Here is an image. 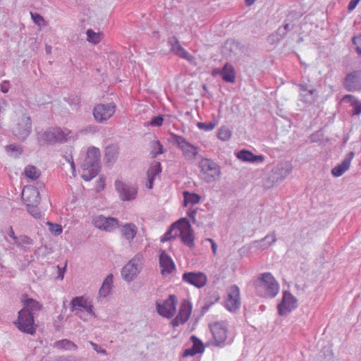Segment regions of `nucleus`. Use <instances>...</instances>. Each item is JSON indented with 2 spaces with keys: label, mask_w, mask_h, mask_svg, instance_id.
Masks as SVG:
<instances>
[{
  "label": "nucleus",
  "mask_w": 361,
  "mask_h": 361,
  "mask_svg": "<svg viewBox=\"0 0 361 361\" xmlns=\"http://www.w3.org/2000/svg\"><path fill=\"white\" fill-rule=\"evenodd\" d=\"M100 151L99 148L91 147L88 148L86 157L81 164L82 169V178L85 181H90L97 176L100 171Z\"/></svg>",
  "instance_id": "nucleus-1"
},
{
  "label": "nucleus",
  "mask_w": 361,
  "mask_h": 361,
  "mask_svg": "<svg viewBox=\"0 0 361 361\" xmlns=\"http://www.w3.org/2000/svg\"><path fill=\"white\" fill-rule=\"evenodd\" d=\"M257 294L262 298H273L279 290V285L273 275L269 272L261 274L255 281Z\"/></svg>",
  "instance_id": "nucleus-2"
},
{
  "label": "nucleus",
  "mask_w": 361,
  "mask_h": 361,
  "mask_svg": "<svg viewBox=\"0 0 361 361\" xmlns=\"http://www.w3.org/2000/svg\"><path fill=\"white\" fill-rule=\"evenodd\" d=\"M212 338L210 344L218 348H224L230 345L231 341L228 339V324L226 321L214 322L209 324Z\"/></svg>",
  "instance_id": "nucleus-3"
},
{
  "label": "nucleus",
  "mask_w": 361,
  "mask_h": 361,
  "mask_svg": "<svg viewBox=\"0 0 361 361\" xmlns=\"http://www.w3.org/2000/svg\"><path fill=\"white\" fill-rule=\"evenodd\" d=\"M169 140L182 151L185 159L192 161L197 156L198 148L187 141L184 137L171 133Z\"/></svg>",
  "instance_id": "nucleus-4"
},
{
  "label": "nucleus",
  "mask_w": 361,
  "mask_h": 361,
  "mask_svg": "<svg viewBox=\"0 0 361 361\" xmlns=\"http://www.w3.org/2000/svg\"><path fill=\"white\" fill-rule=\"evenodd\" d=\"M199 166L200 168V177L207 183H212L220 176L221 168L212 159H202L200 161Z\"/></svg>",
  "instance_id": "nucleus-5"
},
{
  "label": "nucleus",
  "mask_w": 361,
  "mask_h": 361,
  "mask_svg": "<svg viewBox=\"0 0 361 361\" xmlns=\"http://www.w3.org/2000/svg\"><path fill=\"white\" fill-rule=\"evenodd\" d=\"M34 318L35 316L26 310H20L18 312V319L14 322V324L21 332L34 335L37 328V325L35 324Z\"/></svg>",
  "instance_id": "nucleus-6"
},
{
  "label": "nucleus",
  "mask_w": 361,
  "mask_h": 361,
  "mask_svg": "<svg viewBox=\"0 0 361 361\" xmlns=\"http://www.w3.org/2000/svg\"><path fill=\"white\" fill-rule=\"evenodd\" d=\"M32 130L31 118L23 114L18 118L12 128L13 135L20 141H24L30 135Z\"/></svg>",
  "instance_id": "nucleus-7"
},
{
  "label": "nucleus",
  "mask_w": 361,
  "mask_h": 361,
  "mask_svg": "<svg viewBox=\"0 0 361 361\" xmlns=\"http://www.w3.org/2000/svg\"><path fill=\"white\" fill-rule=\"evenodd\" d=\"M142 256L135 255L122 268V278L128 283L131 282L137 277L142 269Z\"/></svg>",
  "instance_id": "nucleus-8"
},
{
  "label": "nucleus",
  "mask_w": 361,
  "mask_h": 361,
  "mask_svg": "<svg viewBox=\"0 0 361 361\" xmlns=\"http://www.w3.org/2000/svg\"><path fill=\"white\" fill-rule=\"evenodd\" d=\"M175 226H178V236H180L182 242L190 248L194 247V236L189 220L187 218H181L175 222Z\"/></svg>",
  "instance_id": "nucleus-9"
},
{
  "label": "nucleus",
  "mask_w": 361,
  "mask_h": 361,
  "mask_svg": "<svg viewBox=\"0 0 361 361\" xmlns=\"http://www.w3.org/2000/svg\"><path fill=\"white\" fill-rule=\"evenodd\" d=\"M116 106L114 103L97 104L92 111L94 120L99 123H103L109 120L114 114Z\"/></svg>",
  "instance_id": "nucleus-10"
},
{
  "label": "nucleus",
  "mask_w": 361,
  "mask_h": 361,
  "mask_svg": "<svg viewBox=\"0 0 361 361\" xmlns=\"http://www.w3.org/2000/svg\"><path fill=\"white\" fill-rule=\"evenodd\" d=\"M178 300L176 295H170L169 298L163 302H156V309L157 313L168 319L172 318L176 312Z\"/></svg>",
  "instance_id": "nucleus-11"
},
{
  "label": "nucleus",
  "mask_w": 361,
  "mask_h": 361,
  "mask_svg": "<svg viewBox=\"0 0 361 361\" xmlns=\"http://www.w3.org/2000/svg\"><path fill=\"white\" fill-rule=\"evenodd\" d=\"M115 188L121 200L131 201L136 198L137 188L135 185L116 180Z\"/></svg>",
  "instance_id": "nucleus-12"
},
{
  "label": "nucleus",
  "mask_w": 361,
  "mask_h": 361,
  "mask_svg": "<svg viewBox=\"0 0 361 361\" xmlns=\"http://www.w3.org/2000/svg\"><path fill=\"white\" fill-rule=\"evenodd\" d=\"M299 87V99L307 105L314 104L318 98L319 94L312 85L306 82L298 85Z\"/></svg>",
  "instance_id": "nucleus-13"
},
{
  "label": "nucleus",
  "mask_w": 361,
  "mask_h": 361,
  "mask_svg": "<svg viewBox=\"0 0 361 361\" xmlns=\"http://www.w3.org/2000/svg\"><path fill=\"white\" fill-rule=\"evenodd\" d=\"M297 307V298L289 291H283L282 300L277 307L279 314L281 316H286Z\"/></svg>",
  "instance_id": "nucleus-14"
},
{
  "label": "nucleus",
  "mask_w": 361,
  "mask_h": 361,
  "mask_svg": "<svg viewBox=\"0 0 361 361\" xmlns=\"http://www.w3.org/2000/svg\"><path fill=\"white\" fill-rule=\"evenodd\" d=\"M94 226L106 232H111L116 228L119 227V221L114 217H105L103 215H99L92 219Z\"/></svg>",
  "instance_id": "nucleus-15"
},
{
  "label": "nucleus",
  "mask_w": 361,
  "mask_h": 361,
  "mask_svg": "<svg viewBox=\"0 0 361 361\" xmlns=\"http://www.w3.org/2000/svg\"><path fill=\"white\" fill-rule=\"evenodd\" d=\"M344 88L349 92L361 90V70L348 73L343 82Z\"/></svg>",
  "instance_id": "nucleus-16"
},
{
  "label": "nucleus",
  "mask_w": 361,
  "mask_h": 361,
  "mask_svg": "<svg viewBox=\"0 0 361 361\" xmlns=\"http://www.w3.org/2000/svg\"><path fill=\"white\" fill-rule=\"evenodd\" d=\"M71 311L75 314L85 311L91 315H94L91 301L82 296L73 298L71 301Z\"/></svg>",
  "instance_id": "nucleus-17"
},
{
  "label": "nucleus",
  "mask_w": 361,
  "mask_h": 361,
  "mask_svg": "<svg viewBox=\"0 0 361 361\" xmlns=\"http://www.w3.org/2000/svg\"><path fill=\"white\" fill-rule=\"evenodd\" d=\"M182 281L197 288L204 287L207 283V276L202 272H185L183 274Z\"/></svg>",
  "instance_id": "nucleus-18"
},
{
  "label": "nucleus",
  "mask_w": 361,
  "mask_h": 361,
  "mask_svg": "<svg viewBox=\"0 0 361 361\" xmlns=\"http://www.w3.org/2000/svg\"><path fill=\"white\" fill-rule=\"evenodd\" d=\"M192 312V304L187 300H183L180 304L179 312L177 316L171 321L173 327H176L180 324L185 323Z\"/></svg>",
  "instance_id": "nucleus-19"
},
{
  "label": "nucleus",
  "mask_w": 361,
  "mask_h": 361,
  "mask_svg": "<svg viewBox=\"0 0 361 361\" xmlns=\"http://www.w3.org/2000/svg\"><path fill=\"white\" fill-rule=\"evenodd\" d=\"M225 307L230 312H235L240 308V290L236 285L231 286L228 293V298L225 302Z\"/></svg>",
  "instance_id": "nucleus-20"
},
{
  "label": "nucleus",
  "mask_w": 361,
  "mask_h": 361,
  "mask_svg": "<svg viewBox=\"0 0 361 361\" xmlns=\"http://www.w3.org/2000/svg\"><path fill=\"white\" fill-rule=\"evenodd\" d=\"M22 198L26 205L30 204H39L40 195L39 190L33 186H25L22 192Z\"/></svg>",
  "instance_id": "nucleus-21"
},
{
  "label": "nucleus",
  "mask_w": 361,
  "mask_h": 361,
  "mask_svg": "<svg viewBox=\"0 0 361 361\" xmlns=\"http://www.w3.org/2000/svg\"><path fill=\"white\" fill-rule=\"evenodd\" d=\"M355 156L353 152H350L341 164L336 166L331 170V173L334 177L341 176L350 167V163Z\"/></svg>",
  "instance_id": "nucleus-22"
},
{
  "label": "nucleus",
  "mask_w": 361,
  "mask_h": 361,
  "mask_svg": "<svg viewBox=\"0 0 361 361\" xmlns=\"http://www.w3.org/2000/svg\"><path fill=\"white\" fill-rule=\"evenodd\" d=\"M159 265L162 274H170L176 268L173 261L166 251H162L159 255Z\"/></svg>",
  "instance_id": "nucleus-23"
},
{
  "label": "nucleus",
  "mask_w": 361,
  "mask_h": 361,
  "mask_svg": "<svg viewBox=\"0 0 361 361\" xmlns=\"http://www.w3.org/2000/svg\"><path fill=\"white\" fill-rule=\"evenodd\" d=\"M122 236L129 243H131L137 233V227L133 223H126L121 226Z\"/></svg>",
  "instance_id": "nucleus-24"
},
{
  "label": "nucleus",
  "mask_w": 361,
  "mask_h": 361,
  "mask_svg": "<svg viewBox=\"0 0 361 361\" xmlns=\"http://www.w3.org/2000/svg\"><path fill=\"white\" fill-rule=\"evenodd\" d=\"M219 71L224 81L226 82H234L235 80V72L233 66L226 63Z\"/></svg>",
  "instance_id": "nucleus-25"
},
{
  "label": "nucleus",
  "mask_w": 361,
  "mask_h": 361,
  "mask_svg": "<svg viewBox=\"0 0 361 361\" xmlns=\"http://www.w3.org/2000/svg\"><path fill=\"white\" fill-rule=\"evenodd\" d=\"M291 171V165L289 163H283L278 165L272 172L276 176V179L277 180H281L287 177Z\"/></svg>",
  "instance_id": "nucleus-26"
},
{
  "label": "nucleus",
  "mask_w": 361,
  "mask_h": 361,
  "mask_svg": "<svg viewBox=\"0 0 361 361\" xmlns=\"http://www.w3.org/2000/svg\"><path fill=\"white\" fill-rule=\"evenodd\" d=\"M42 308V305L38 301L32 298H27L24 300L22 310H26L29 313L35 316Z\"/></svg>",
  "instance_id": "nucleus-27"
},
{
  "label": "nucleus",
  "mask_w": 361,
  "mask_h": 361,
  "mask_svg": "<svg viewBox=\"0 0 361 361\" xmlns=\"http://www.w3.org/2000/svg\"><path fill=\"white\" fill-rule=\"evenodd\" d=\"M54 142H65L69 139L71 131L68 129H61V128H53Z\"/></svg>",
  "instance_id": "nucleus-28"
},
{
  "label": "nucleus",
  "mask_w": 361,
  "mask_h": 361,
  "mask_svg": "<svg viewBox=\"0 0 361 361\" xmlns=\"http://www.w3.org/2000/svg\"><path fill=\"white\" fill-rule=\"evenodd\" d=\"M113 285V274H109L104 280L102 285L99 290V294L101 297L106 298L108 296L111 290Z\"/></svg>",
  "instance_id": "nucleus-29"
},
{
  "label": "nucleus",
  "mask_w": 361,
  "mask_h": 361,
  "mask_svg": "<svg viewBox=\"0 0 361 361\" xmlns=\"http://www.w3.org/2000/svg\"><path fill=\"white\" fill-rule=\"evenodd\" d=\"M118 154V147L116 145H109L105 148L104 157L108 164H113L116 161Z\"/></svg>",
  "instance_id": "nucleus-30"
},
{
  "label": "nucleus",
  "mask_w": 361,
  "mask_h": 361,
  "mask_svg": "<svg viewBox=\"0 0 361 361\" xmlns=\"http://www.w3.org/2000/svg\"><path fill=\"white\" fill-rule=\"evenodd\" d=\"M276 241V233L274 232L267 234L264 238L256 241V246L262 250L267 249L270 245Z\"/></svg>",
  "instance_id": "nucleus-31"
},
{
  "label": "nucleus",
  "mask_w": 361,
  "mask_h": 361,
  "mask_svg": "<svg viewBox=\"0 0 361 361\" xmlns=\"http://www.w3.org/2000/svg\"><path fill=\"white\" fill-rule=\"evenodd\" d=\"M183 195L184 207H187L188 204H196L200 202L201 198L198 194L188 191H184Z\"/></svg>",
  "instance_id": "nucleus-32"
},
{
  "label": "nucleus",
  "mask_w": 361,
  "mask_h": 361,
  "mask_svg": "<svg viewBox=\"0 0 361 361\" xmlns=\"http://www.w3.org/2000/svg\"><path fill=\"white\" fill-rule=\"evenodd\" d=\"M33 240L27 235H20L17 238V240L14 242V245L19 247L20 250H24L25 252H27L28 250L26 247V245H32Z\"/></svg>",
  "instance_id": "nucleus-33"
},
{
  "label": "nucleus",
  "mask_w": 361,
  "mask_h": 361,
  "mask_svg": "<svg viewBox=\"0 0 361 361\" xmlns=\"http://www.w3.org/2000/svg\"><path fill=\"white\" fill-rule=\"evenodd\" d=\"M54 348L63 350H76L77 345L68 339H62L54 343Z\"/></svg>",
  "instance_id": "nucleus-34"
},
{
  "label": "nucleus",
  "mask_w": 361,
  "mask_h": 361,
  "mask_svg": "<svg viewBox=\"0 0 361 361\" xmlns=\"http://www.w3.org/2000/svg\"><path fill=\"white\" fill-rule=\"evenodd\" d=\"M38 140L39 142H44L48 144H54V136L53 132V128H48L42 133L39 135Z\"/></svg>",
  "instance_id": "nucleus-35"
},
{
  "label": "nucleus",
  "mask_w": 361,
  "mask_h": 361,
  "mask_svg": "<svg viewBox=\"0 0 361 361\" xmlns=\"http://www.w3.org/2000/svg\"><path fill=\"white\" fill-rule=\"evenodd\" d=\"M343 99L351 103L353 115H359L361 114V102L360 101L350 94L345 95Z\"/></svg>",
  "instance_id": "nucleus-36"
},
{
  "label": "nucleus",
  "mask_w": 361,
  "mask_h": 361,
  "mask_svg": "<svg viewBox=\"0 0 361 361\" xmlns=\"http://www.w3.org/2000/svg\"><path fill=\"white\" fill-rule=\"evenodd\" d=\"M178 229V226H175V222L172 224L170 229L161 238V241L165 242L176 238Z\"/></svg>",
  "instance_id": "nucleus-37"
},
{
  "label": "nucleus",
  "mask_w": 361,
  "mask_h": 361,
  "mask_svg": "<svg viewBox=\"0 0 361 361\" xmlns=\"http://www.w3.org/2000/svg\"><path fill=\"white\" fill-rule=\"evenodd\" d=\"M25 175L28 178L37 180L41 175V172L35 166L28 165L25 169Z\"/></svg>",
  "instance_id": "nucleus-38"
},
{
  "label": "nucleus",
  "mask_w": 361,
  "mask_h": 361,
  "mask_svg": "<svg viewBox=\"0 0 361 361\" xmlns=\"http://www.w3.org/2000/svg\"><path fill=\"white\" fill-rule=\"evenodd\" d=\"M161 172V163L159 161H154L153 162L148 171H147V177H153L155 178V177L159 175Z\"/></svg>",
  "instance_id": "nucleus-39"
},
{
  "label": "nucleus",
  "mask_w": 361,
  "mask_h": 361,
  "mask_svg": "<svg viewBox=\"0 0 361 361\" xmlns=\"http://www.w3.org/2000/svg\"><path fill=\"white\" fill-rule=\"evenodd\" d=\"M190 339L192 342V348L197 353V354L203 353L204 347L202 342L195 336H192Z\"/></svg>",
  "instance_id": "nucleus-40"
},
{
  "label": "nucleus",
  "mask_w": 361,
  "mask_h": 361,
  "mask_svg": "<svg viewBox=\"0 0 361 361\" xmlns=\"http://www.w3.org/2000/svg\"><path fill=\"white\" fill-rule=\"evenodd\" d=\"M217 137L221 140L227 141L231 137V131L226 127H221L219 129Z\"/></svg>",
  "instance_id": "nucleus-41"
},
{
  "label": "nucleus",
  "mask_w": 361,
  "mask_h": 361,
  "mask_svg": "<svg viewBox=\"0 0 361 361\" xmlns=\"http://www.w3.org/2000/svg\"><path fill=\"white\" fill-rule=\"evenodd\" d=\"M167 44L171 48V51H172L175 54H176V52H178L179 48L182 47L178 39L176 37H169Z\"/></svg>",
  "instance_id": "nucleus-42"
},
{
  "label": "nucleus",
  "mask_w": 361,
  "mask_h": 361,
  "mask_svg": "<svg viewBox=\"0 0 361 361\" xmlns=\"http://www.w3.org/2000/svg\"><path fill=\"white\" fill-rule=\"evenodd\" d=\"M39 204H27V212L35 218L39 219L41 217V212L37 207Z\"/></svg>",
  "instance_id": "nucleus-43"
},
{
  "label": "nucleus",
  "mask_w": 361,
  "mask_h": 361,
  "mask_svg": "<svg viewBox=\"0 0 361 361\" xmlns=\"http://www.w3.org/2000/svg\"><path fill=\"white\" fill-rule=\"evenodd\" d=\"M87 41L94 44H98L101 41V37L99 33L94 32L92 30L89 29L87 30Z\"/></svg>",
  "instance_id": "nucleus-44"
},
{
  "label": "nucleus",
  "mask_w": 361,
  "mask_h": 361,
  "mask_svg": "<svg viewBox=\"0 0 361 361\" xmlns=\"http://www.w3.org/2000/svg\"><path fill=\"white\" fill-rule=\"evenodd\" d=\"M176 55L190 63H192L195 61V57L188 52L183 47L179 48V50L176 52Z\"/></svg>",
  "instance_id": "nucleus-45"
},
{
  "label": "nucleus",
  "mask_w": 361,
  "mask_h": 361,
  "mask_svg": "<svg viewBox=\"0 0 361 361\" xmlns=\"http://www.w3.org/2000/svg\"><path fill=\"white\" fill-rule=\"evenodd\" d=\"M252 154V152L243 149L238 152L237 157L243 161L250 162Z\"/></svg>",
  "instance_id": "nucleus-46"
},
{
  "label": "nucleus",
  "mask_w": 361,
  "mask_h": 361,
  "mask_svg": "<svg viewBox=\"0 0 361 361\" xmlns=\"http://www.w3.org/2000/svg\"><path fill=\"white\" fill-rule=\"evenodd\" d=\"M47 225L49 226V231L54 235H59L63 231L62 226L60 224L48 221Z\"/></svg>",
  "instance_id": "nucleus-47"
},
{
  "label": "nucleus",
  "mask_w": 361,
  "mask_h": 361,
  "mask_svg": "<svg viewBox=\"0 0 361 361\" xmlns=\"http://www.w3.org/2000/svg\"><path fill=\"white\" fill-rule=\"evenodd\" d=\"M197 126L199 129L204 131H211L216 127V123L214 122L204 123L198 122Z\"/></svg>",
  "instance_id": "nucleus-48"
},
{
  "label": "nucleus",
  "mask_w": 361,
  "mask_h": 361,
  "mask_svg": "<svg viewBox=\"0 0 361 361\" xmlns=\"http://www.w3.org/2000/svg\"><path fill=\"white\" fill-rule=\"evenodd\" d=\"M6 152L10 154L11 156L14 155L13 154L16 153V155L18 156L22 153V149L20 147L15 145H10L6 147Z\"/></svg>",
  "instance_id": "nucleus-49"
},
{
  "label": "nucleus",
  "mask_w": 361,
  "mask_h": 361,
  "mask_svg": "<svg viewBox=\"0 0 361 361\" xmlns=\"http://www.w3.org/2000/svg\"><path fill=\"white\" fill-rule=\"evenodd\" d=\"M289 24H286L283 26L279 27L275 32L278 37L281 40L287 34L288 31Z\"/></svg>",
  "instance_id": "nucleus-50"
},
{
  "label": "nucleus",
  "mask_w": 361,
  "mask_h": 361,
  "mask_svg": "<svg viewBox=\"0 0 361 361\" xmlns=\"http://www.w3.org/2000/svg\"><path fill=\"white\" fill-rule=\"evenodd\" d=\"M353 43L356 47L357 53L361 56V35L354 37Z\"/></svg>",
  "instance_id": "nucleus-51"
},
{
  "label": "nucleus",
  "mask_w": 361,
  "mask_h": 361,
  "mask_svg": "<svg viewBox=\"0 0 361 361\" xmlns=\"http://www.w3.org/2000/svg\"><path fill=\"white\" fill-rule=\"evenodd\" d=\"M31 17L34 23L37 25L40 26L41 24L44 23V18L42 16L37 13H31Z\"/></svg>",
  "instance_id": "nucleus-52"
},
{
  "label": "nucleus",
  "mask_w": 361,
  "mask_h": 361,
  "mask_svg": "<svg viewBox=\"0 0 361 361\" xmlns=\"http://www.w3.org/2000/svg\"><path fill=\"white\" fill-rule=\"evenodd\" d=\"M219 300V297L216 296V297H215V299H214V302L207 301L204 303V305L202 307V313H206L209 310L211 306L212 305H214L216 302H217Z\"/></svg>",
  "instance_id": "nucleus-53"
},
{
  "label": "nucleus",
  "mask_w": 361,
  "mask_h": 361,
  "mask_svg": "<svg viewBox=\"0 0 361 361\" xmlns=\"http://www.w3.org/2000/svg\"><path fill=\"white\" fill-rule=\"evenodd\" d=\"M163 117L161 116H155L150 121V125L152 126H161L163 123Z\"/></svg>",
  "instance_id": "nucleus-54"
},
{
  "label": "nucleus",
  "mask_w": 361,
  "mask_h": 361,
  "mask_svg": "<svg viewBox=\"0 0 361 361\" xmlns=\"http://www.w3.org/2000/svg\"><path fill=\"white\" fill-rule=\"evenodd\" d=\"M267 41L269 44H277L281 40L276 35V32H274V33H272L268 36Z\"/></svg>",
  "instance_id": "nucleus-55"
},
{
  "label": "nucleus",
  "mask_w": 361,
  "mask_h": 361,
  "mask_svg": "<svg viewBox=\"0 0 361 361\" xmlns=\"http://www.w3.org/2000/svg\"><path fill=\"white\" fill-rule=\"evenodd\" d=\"M197 209H189L187 214L192 220L193 224H197V220L195 219V216L197 214Z\"/></svg>",
  "instance_id": "nucleus-56"
},
{
  "label": "nucleus",
  "mask_w": 361,
  "mask_h": 361,
  "mask_svg": "<svg viewBox=\"0 0 361 361\" xmlns=\"http://www.w3.org/2000/svg\"><path fill=\"white\" fill-rule=\"evenodd\" d=\"M90 345L92 346L93 349L98 353H102V354H104V355H106L107 353H106V350L102 348L98 344L92 342V341H90Z\"/></svg>",
  "instance_id": "nucleus-57"
},
{
  "label": "nucleus",
  "mask_w": 361,
  "mask_h": 361,
  "mask_svg": "<svg viewBox=\"0 0 361 361\" xmlns=\"http://www.w3.org/2000/svg\"><path fill=\"white\" fill-rule=\"evenodd\" d=\"M264 161V156L262 154L255 155L252 154L250 163H261Z\"/></svg>",
  "instance_id": "nucleus-58"
},
{
  "label": "nucleus",
  "mask_w": 361,
  "mask_h": 361,
  "mask_svg": "<svg viewBox=\"0 0 361 361\" xmlns=\"http://www.w3.org/2000/svg\"><path fill=\"white\" fill-rule=\"evenodd\" d=\"M196 354H197V353L191 347L190 348L185 349L183 351L182 356L185 357L188 356H193Z\"/></svg>",
  "instance_id": "nucleus-59"
},
{
  "label": "nucleus",
  "mask_w": 361,
  "mask_h": 361,
  "mask_svg": "<svg viewBox=\"0 0 361 361\" xmlns=\"http://www.w3.org/2000/svg\"><path fill=\"white\" fill-rule=\"evenodd\" d=\"M1 91L4 93H6L9 90V82L7 80H4L1 83L0 85Z\"/></svg>",
  "instance_id": "nucleus-60"
},
{
  "label": "nucleus",
  "mask_w": 361,
  "mask_h": 361,
  "mask_svg": "<svg viewBox=\"0 0 361 361\" xmlns=\"http://www.w3.org/2000/svg\"><path fill=\"white\" fill-rule=\"evenodd\" d=\"M206 240L211 243L212 250L214 255L216 254L217 245L212 238H207Z\"/></svg>",
  "instance_id": "nucleus-61"
},
{
  "label": "nucleus",
  "mask_w": 361,
  "mask_h": 361,
  "mask_svg": "<svg viewBox=\"0 0 361 361\" xmlns=\"http://www.w3.org/2000/svg\"><path fill=\"white\" fill-rule=\"evenodd\" d=\"M359 1L358 0H350L348 6V10L352 11L355 9Z\"/></svg>",
  "instance_id": "nucleus-62"
},
{
  "label": "nucleus",
  "mask_w": 361,
  "mask_h": 361,
  "mask_svg": "<svg viewBox=\"0 0 361 361\" xmlns=\"http://www.w3.org/2000/svg\"><path fill=\"white\" fill-rule=\"evenodd\" d=\"M8 235L14 240V242H16V240H17V238H18V236H16L15 235L14 231L13 230L12 227H10L8 232Z\"/></svg>",
  "instance_id": "nucleus-63"
},
{
  "label": "nucleus",
  "mask_w": 361,
  "mask_h": 361,
  "mask_svg": "<svg viewBox=\"0 0 361 361\" xmlns=\"http://www.w3.org/2000/svg\"><path fill=\"white\" fill-rule=\"evenodd\" d=\"M157 145L158 146V150L157 151V152L155 153L154 156V157H157V155L159 154H161L163 153V151H162V145L160 143L159 141H157Z\"/></svg>",
  "instance_id": "nucleus-64"
}]
</instances>
